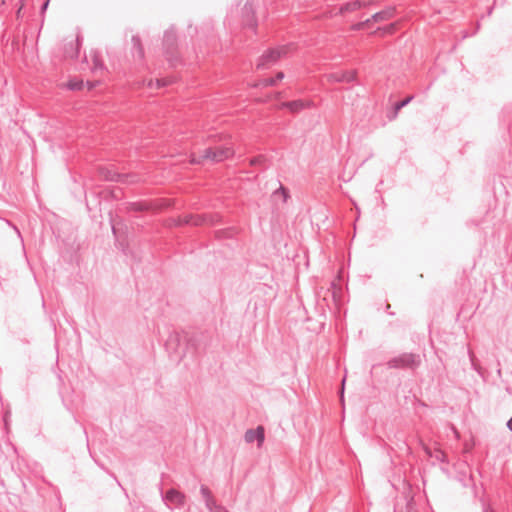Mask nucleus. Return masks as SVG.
I'll return each instance as SVG.
<instances>
[{
	"mask_svg": "<svg viewBox=\"0 0 512 512\" xmlns=\"http://www.w3.org/2000/svg\"><path fill=\"white\" fill-rule=\"evenodd\" d=\"M396 30V23H392L388 25L387 27L383 28L381 31L383 33L392 34Z\"/></svg>",
	"mask_w": 512,
	"mask_h": 512,
	"instance_id": "obj_12",
	"label": "nucleus"
},
{
	"mask_svg": "<svg viewBox=\"0 0 512 512\" xmlns=\"http://www.w3.org/2000/svg\"><path fill=\"white\" fill-rule=\"evenodd\" d=\"M400 361L402 362L403 366H407V367H414V366L418 365V363H419V359L415 355H412V354L403 355L400 358Z\"/></svg>",
	"mask_w": 512,
	"mask_h": 512,
	"instance_id": "obj_9",
	"label": "nucleus"
},
{
	"mask_svg": "<svg viewBox=\"0 0 512 512\" xmlns=\"http://www.w3.org/2000/svg\"><path fill=\"white\" fill-rule=\"evenodd\" d=\"M313 106V102L310 100H294L290 102H284L280 108H286L292 113H297L301 110L308 109Z\"/></svg>",
	"mask_w": 512,
	"mask_h": 512,
	"instance_id": "obj_4",
	"label": "nucleus"
},
{
	"mask_svg": "<svg viewBox=\"0 0 512 512\" xmlns=\"http://www.w3.org/2000/svg\"><path fill=\"white\" fill-rule=\"evenodd\" d=\"M193 224H194V225H198V224H199L198 219H197V220H195V221H193Z\"/></svg>",
	"mask_w": 512,
	"mask_h": 512,
	"instance_id": "obj_18",
	"label": "nucleus"
},
{
	"mask_svg": "<svg viewBox=\"0 0 512 512\" xmlns=\"http://www.w3.org/2000/svg\"><path fill=\"white\" fill-rule=\"evenodd\" d=\"M259 161H260L259 158H255V159L251 160V164L254 165V164L258 163Z\"/></svg>",
	"mask_w": 512,
	"mask_h": 512,
	"instance_id": "obj_16",
	"label": "nucleus"
},
{
	"mask_svg": "<svg viewBox=\"0 0 512 512\" xmlns=\"http://www.w3.org/2000/svg\"><path fill=\"white\" fill-rule=\"evenodd\" d=\"M202 493L205 495V496H209V491L207 488H202Z\"/></svg>",
	"mask_w": 512,
	"mask_h": 512,
	"instance_id": "obj_15",
	"label": "nucleus"
},
{
	"mask_svg": "<svg viewBox=\"0 0 512 512\" xmlns=\"http://www.w3.org/2000/svg\"><path fill=\"white\" fill-rule=\"evenodd\" d=\"M255 439L258 441V446H261L264 442V428L262 426L257 427V429H250L245 433V440L248 443L253 442Z\"/></svg>",
	"mask_w": 512,
	"mask_h": 512,
	"instance_id": "obj_6",
	"label": "nucleus"
},
{
	"mask_svg": "<svg viewBox=\"0 0 512 512\" xmlns=\"http://www.w3.org/2000/svg\"><path fill=\"white\" fill-rule=\"evenodd\" d=\"M396 9L394 7H388L381 12L375 13L371 20L374 22L386 21L394 17Z\"/></svg>",
	"mask_w": 512,
	"mask_h": 512,
	"instance_id": "obj_7",
	"label": "nucleus"
},
{
	"mask_svg": "<svg viewBox=\"0 0 512 512\" xmlns=\"http://www.w3.org/2000/svg\"><path fill=\"white\" fill-rule=\"evenodd\" d=\"M370 4H371L370 2H366V1H362V0H354L351 2H347L339 8V13L341 15H345L347 13H352V12L360 10L361 8L366 7Z\"/></svg>",
	"mask_w": 512,
	"mask_h": 512,
	"instance_id": "obj_5",
	"label": "nucleus"
},
{
	"mask_svg": "<svg viewBox=\"0 0 512 512\" xmlns=\"http://www.w3.org/2000/svg\"><path fill=\"white\" fill-rule=\"evenodd\" d=\"M235 151L232 147H215V148H208L203 152V155L200 156V158H192V163H200L203 160H211L215 162H220L225 159H229L234 155Z\"/></svg>",
	"mask_w": 512,
	"mask_h": 512,
	"instance_id": "obj_1",
	"label": "nucleus"
},
{
	"mask_svg": "<svg viewBox=\"0 0 512 512\" xmlns=\"http://www.w3.org/2000/svg\"><path fill=\"white\" fill-rule=\"evenodd\" d=\"M329 82H353L357 79L355 70L339 71L327 76Z\"/></svg>",
	"mask_w": 512,
	"mask_h": 512,
	"instance_id": "obj_3",
	"label": "nucleus"
},
{
	"mask_svg": "<svg viewBox=\"0 0 512 512\" xmlns=\"http://www.w3.org/2000/svg\"><path fill=\"white\" fill-rule=\"evenodd\" d=\"M409 99H406L396 105V112L408 103Z\"/></svg>",
	"mask_w": 512,
	"mask_h": 512,
	"instance_id": "obj_13",
	"label": "nucleus"
},
{
	"mask_svg": "<svg viewBox=\"0 0 512 512\" xmlns=\"http://www.w3.org/2000/svg\"><path fill=\"white\" fill-rule=\"evenodd\" d=\"M368 22H370V20H367L366 22H363V23L356 24V25L354 26V29H361V28H363V26H364L366 23H368Z\"/></svg>",
	"mask_w": 512,
	"mask_h": 512,
	"instance_id": "obj_14",
	"label": "nucleus"
},
{
	"mask_svg": "<svg viewBox=\"0 0 512 512\" xmlns=\"http://www.w3.org/2000/svg\"><path fill=\"white\" fill-rule=\"evenodd\" d=\"M49 0L45 3L44 8L48 6Z\"/></svg>",
	"mask_w": 512,
	"mask_h": 512,
	"instance_id": "obj_19",
	"label": "nucleus"
},
{
	"mask_svg": "<svg viewBox=\"0 0 512 512\" xmlns=\"http://www.w3.org/2000/svg\"><path fill=\"white\" fill-rule=\"evenodd\" d=\"M166 498L168 501L176 505H181L184 502V496L176 490L168 491L166 494Z\"/></svg>",
	"mask_w": 512,
	"mask_h": 512,
	"instance_id": "obj_8",
	"label": "nucleus"
},
{
	"mask_svg": "<svg viewBox=\"0 0 512 512\" xmlns=\"http://www.w3.org/2000/svg\"><path fill=\"white\" fill-rule=\"evenodd\" d=\"M508 427L510 430H512V418L508 421Z\"/></svg>",
	"mask_w": 512,
	"mask_h": 512,
	"instance_id": "obj_17",
	"label": "nucleus"
},
{
	"mask_svg": "<svg viewBox=\"0 0 512 512\" xmlns=\"http://www.w3.org/2000/svg\"><path fill=\"white\" fill-rule=\"evenodd\" d=\"M284 78L283 72H278L276 74L275 78H268L261 82V85L263 86H274L276 85L277 81H281Z\"/></svg>",
	"mask_w": 512,
	"mask_h": 512,
	"instance_id": "obj_10",
	"label": "nucleus"
},
{
	"mask_svg": "<svg viewBox=\"0 0 512 512\" xmlns=\"http://www.w3.org/2000/svg\"><path fill=\"white\" fill-rule=\"evenodd\" d=\"M288 52V47L281 46L276 48H271L267 51H265L258 59L256 68L257 69H264L267 66L275 63L280 58H282L284 55H286Z\"/></svg>",
	"mask_w": 512,
	"mask_h": 512,
	"instance_id": "obj_2",
	"label": "nucleus"
},
{
	"mask_svg": "<svg viewBox=\"0 0 512 512\" xmlns=\"http://www.w3.org/2000/svg\"><path fill=\"white\" fill-rule=\"evenodd\" d=\"M133 43H134V47L135 49L137 50L138 52V56L139 58H143L144 56V50H143V47H142V44L140 43L139 40L135 39L133 40Z\"/></svg>",
	"mask_w": 512,
	"mask_h": 512,
	"instance_id": "obj_11",
	"label": "nucleus"
}]
</instances>
